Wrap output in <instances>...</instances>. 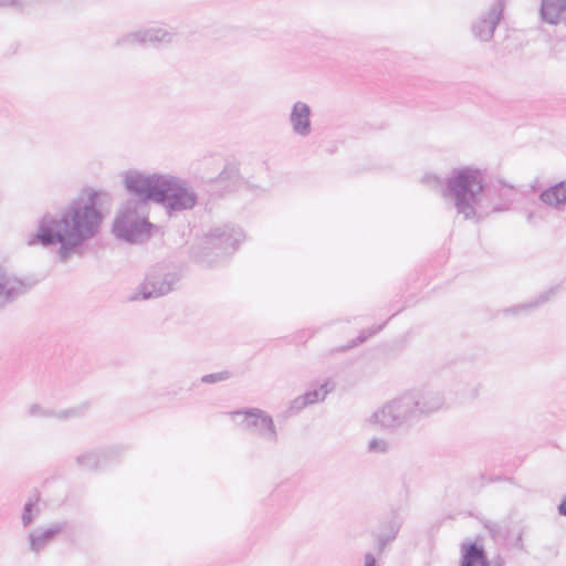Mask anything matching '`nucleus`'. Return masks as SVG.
Listing matches in <instances>:
<instances>
[{"mask_svg": "<svg viewBox=\"0 0 566 566\" xmlns=\"http://www.w3.org/2000/svg\"><path fill=\"white\" fill-rule=\"evenodd\" d=\"M99 191L90 189L87 197L73 199L60 216L45 214L38 224V243L59 244L56 259L66 263L73 255L83 256L86 243L97 237L103 213L97 208Z\"/></svg>", "mask_w": 566, "mask_h": 566, "instance_id": "obj_1", "label": "nucleus"}, {"mask_svg": "<svg viewBox=\"0 0 566 566\" xmlns=\"http://www.w3.org/2000/svg\"><path fill=\"white\" fill-rule=\"evenodd\" d=\"M500 187L484 184L480 169L467 166L453 169L446 180L443 198L453 201L458 214L465 220H482L491 212H502L510 209L512 199L500 193L501 202H494L493 197L502 188L513 190V186L500 181Z\"/></svg>", "mask_w": 566, "mask_h": 566, "instance_id": "obj_2", "label": "nucleus"}, {"mask_svg": "<svg viewBox=\"0 0 566 566\" xmlns=\"http://www.w3.org/2000/svg\"><path fill=\"white\" fill-rule=\"evenodd\" d=\"M127 191L143 203L161 205L169 216L174 212L191 210L198 201L197 193L188 184L172 175H144L128 171L124 179Z\"/></svg>", "mask_w": 566, "mask_h": 566, "instance_id": "obj_3", "label": "nucleus"}, {"mask_svg": "<svg viewBox=\"0 0 566 566\" xmlns=\"http://www.w3.org/2000/svg\"><path fill=\"white\" fill-rule=\"evenodd\" d=\"M244 238V233L239 227L229 223L217 226L206 233L197 245L192 247L191 253L197 261L212 265L219 259L234 253Z\"/></svg>", "mask_w": 566, "mask_h": 566, "instance_id": "obj_4", "label": "nucleus"}, {"mask_svg": "<svg viewBox=\"0 0 566 566\" xmlns=\"http://www.w3.org/2000/svg\"><path fill=\"white\" fill-rule=\"evenodd\" d=\"M144 205L138 198L125 202L113 224L117 238L129 243H143L151 237L153 223L138 212V207Z\"/></svg>", "mask_w": 566, "mask_h": 566, "instance_id": "obj_5", "label": "nucleus"}, {"mask_svg": "<svg viewBox=\"0 0 566 566\" xmlns=\"http://www.w3.org/2000/svg\"><path fill=\"white\" fill-rule=\"evenodd\" d=\"M415 405L416 402L412 400V396L406 392L374 412L371 420L385 429H397L409 426L418 419Z\"/></svg>", "mask_w": 566, "mask_h": 566, "instance_id": "obj_6", "label": "nucleus"}, {"mask_svg": "<svg viewBox=\"0 0 566 566\" xmlns=\"http://www.w3.org/2000/svg\"><path fill=\"white\" fill-rule=\"evenodd\" d=\"M229 416L235 420L241 418L238 426L252 432L259 438L275 443L277 441V430L273 418L260 408H243L229 412Z\"/></svg>", "mask_w": 566, "mask_h": 566, "instance_id": "obj_7", "label": "nucleus"}, {"mask_svg": "<svg viewBox=\"0 0 566 566\" xmlns=\"http://www.w3.org/2000/svg\"><path fill=\"white\" fill-rule=\"evenodd\" d=\"M180 275L176 271H170L166 265L158 264L154 266L146 275L140 285V295L143 300L159 297L172 291Z\"/></svg>", "mask_w": 566, "mask_h": 566, "instance_id": "obj_8", "label": "nucleus"}, {"mask_svg": "<svg viewBox=\"0 0 566 566\" xmlns=\"http://www.w3.org/2000/svg\"><path fill=\"white\" fill-rule=\"evenodd\" d=\"M504 7V0H494L488 11L481 13L471 23V32L476 40L484 43L492 41L499 23L503 19Z\"/></svg>", "mask_w": 566, "mask_h": 566, "instance_id": "obj_9", "label": "nucleus"}, {"mask_svg": "<svg viewBox=\"0 0 566 566\" xmlns=\"http://www.w3.org/2000/svg\"><path fill=\"white\" fill-rule=\"evenodd\" d=\"M174 38L175 32L171 29L151 27L123 34L116 40L115 45L126 48L147 43L168 44L172 42Z\"/></svg>", "mask_w": 566, "mask_h": 566, "instance_id": "obj_10", "label": "nucleus"}, {"mask_svg": "<svg viewBox=\"0 0 566 566\" xmlns=\"http://www.w3.org/2000/svg\"><path fill=\"white\" fill-rule=\"evenodd\" d=\"M491 537L496 542H503L510 548L524 551V527H511L506 522L488 521L484 524Z\"/></svg>", "mask_w": 566, "mask_h": 566, "instance_id": "obj_11", "label": "nucleus"}, {"mask_svg": "<svg viewBox=\"0 0 566 566\" xmlns=\"http://www.w3.org/2000/svg\"><path fill=\"white\" fill-rule=\"evenodd\" d=\"M119 451L117 449H105L98 451H86L78 454L75 459L80 469L85 471H94L106 467L108 463L117 459Z\"/></svg>", "mask_w": 566, "mask_h": 566, "instance_id": "obj_12", "label": "nucleus"}, {"mask_svg": "<svg viewBox=\"0 0 566 566\" xmlns=\"http://www.w3.org/2000/svg\"><path fill=\"white\" fill-rule=\"evenodd\" d=\"M311 107L304 102H296L292 106L290 114V124L294 134L301 137H307L312 132Z\"/></svg>", "mask_w": 566, "mask_h": 566, "instance_id": "obj_13", "label": "nucleus"}, {"mask_svg": "<svg viewBox=\"0 0 566 566\" xmlns=\"http://www.w3.org/2000/svg\"><path fill=\"white\" fill-rule=\"evenodd\" d=\"M412 396V400L416 402L415 411L417 418L424 413H431L439 410L444 400L440 392L426 390V391H412L408 392Z\"/></svg>", "mask_w": 566, "mask_h": 566, "instance_id": "obj_14", "label": "nucleus"}, {"mask_svg": "<svg viewBox=\"0 0 566 566\" xmlns=\"http://www.w3.org/2000/svg\"><path fill=\"white\" fill-rule=\"evenodd\" d=\"M240 180L239 169L234 165H227L223 170L211 181L212 191L222 196L235 189Z\"/></svg>", "mask_w": 566, "mask_h": 566, "instance_id": "obj_15", "label": "nucleus"}, {"mask_svg": "<svg viewBox=\"0 0 566 566\" xmlns=\"http://www.w3.org/2000/svg\"><path fill=\"white\" fill-rule=\"evenodd\" d=\"M539 200L548 207L562 210L566 205V181H560L543 190Z\"/></svg>", "mask_w": 566, "mask_h": 566, "instance_id": "obj_16", "label": "nucleus"}, {"mask_svg": "<svg viewBox=\"0 0 566 566\" xmlns=\"http://www.w3.org/2000/svg\"><path fill=\"white\" fill-rule=\"evenodd\" d=\"M541 18L549 24H557L566 13V0H542Z\"/></svg>", "mask_w": 566, "mask_h": 566, "instance_id": "obj_17", "label": "nucleus"}, {"mask_svg": "<svg viewBox=\"0 0 566 566\" xmlns=\"http://www.w3.org/2000/svg\"><path fill=\"white\" fill-rule=\"evenodd\" d=\"M21 283L8 276L7 272L0 268V311L20 294Z\"/></svg>", "mask_w": 566, "mask_h": 566, "instance_id": "obj_18", "label": "nucleus"}, {"mask_svg": "<svg viewBox=\"0 0 566 566\" xmlns=\"http://www.w3.org/2000/svg\"><path fill=\"white\" fill-rule=\"evenodd\" d=\"M461 566H489V560L483 547L476 543L468 544L463 552Z\"/></svg>", "mask_w": 566, "mask_h": 566, "instance_id": "obj_19", "label": "nucleus"}, {"mask_svg": "<svg viewBox=\"0 0 566 566\" xmlns=\"http://www.w3.org/2000/svg\"><path fill=\"white\" fill-rule=\"evenodd\" d=\"M556 291H557V287H551L549 290L541 293L534 301L523 303L517 306H513V307L506 310V312L512 313V314H517L523 311H531V310L539 306L541 304H544L545 302H547L553 295H555Z\"/></svg>", "mask_w": 566, "mask_h": 566, "instance_id": "obj_20", "label": "nucleus"}, {"mask_svg": "<svg viewBox=\"0 0 566 566\" xmlns=\"http://www.w3.org/2000/svg\"><path fill=\"white\" fill-rule=\"evenodd\" d=\"M399 524L396 521H390L386 525V532H381L377 536V551L378 553H382V551L386 548V546L392 542L398 532H399Z\"/></svg>", "mask_w": 566, "mask_h": 566, "instance_id": "obj_21", "label": "nucleus"}, {"mask_svg": "<svg viewBox=\"0 0 566 566\" xmlns=\"http://www.w3.org/2000/svg\"><path fill=\"white\" fill-rule=\"evenodd\" d=\"M333 389H334V384H332L331 381H325L324 384L321 385V387L318 389L308 390L307 392H305L303 395V397L308 406V405L324 400L326 395L328 392L333 391Z\"/></svg>", "mask_w": 566, "mask_h": 566, "instance_id": "obj_22", "label": "nucleus"}, {"mask_svg": "<svg viewBox=\"0 0 566 566\" xmlns=\"http://www.w3.org/2000/svg\"><path fill=\"white\" fill-rule=\"evenodd\" d=\"M65 526V523H56L38 534V549L40 546L45 545L48 542L53 539L60 532L64 530Z\"/></svg>", "mask_w": 566, "mask_h": 566, "instance_id": "obj_23", "label": "nucleus"}, {"mask_svg": "<svg viewBox=\"0 0 566 566\" xmlns=\"http://www.w3.org/2000/svg\"><path fill=\"white\" fill-rule=\"evenodd\" d=\"M422 182L430 187L431 189L438 191L443 197V190L446 187V181L437 175L428 174L422 177Z\"/></svg>", "mask_w": 566, "mask_h": 566, "instance_id": "obj_24", "label": "nucleus"}, {"mask_svg": "<svg viewBox=\"0 0 566 566\" xmlns=\"http://www.w3.org/2000/svg\"><path fill=\"white\" fill-rule=\"evenodd\" d=\"M34 513H35V501L32 499H29L27 503L24 504L23 511H22V524L24 527H28L34 520Z\"/></svg>", "mask_w": 566, "mask_h": 566, "instance_id": "obj_25", "label": "nucleus"}, {"mask_svg": "<svg viewBox=\"0 0 566 566\" xmlns=\"http://www.w3.org/2000/svg\"><path fill=\"white\" fill-rule=\"evenodd\" d=\"M231 377V373L228 370L208 374L201 377V382L203 384H216L220 381L228 380Z\"/></svg>", "mask_w": 566, "mask_h": 566, "instance_id": "obj_26", "label": "nucleus"}, {"mask_svg": "<svg viewBox=\"0 0 566 566\" xmlns=\"http://www.w3.org/2000/svg\"><path fill=\"white\" fill-rule=\"evenodd\" d=\"M368 451L374 453H386L388 443L384 439L374 438L368 443Z\"/></svg>", "mask_w": 566, "mask_h": 566, "instance_id": "obj_27", "label": "nucleus"}, {"mask_svg": "<svg viewBox=\"0 0 566 566\" xmlns=\"http://www.w3.org/2000/svg\"><path fill=\"white\" fill-rule=\"evenodd\" d=\"M382 328V325L376 327V328H373L370 329L367 334H365V332H363L356 339H354L350 345L346 346V348H352L354 346H357L361 343H364L368 337L375 335L376 333H378L380 329Z\"/></svg>", "mask_w": 566, "mask_h": 566, "instance_id": "obj_28", "label": "nucleus"}, {"mask_svg": "<svg viewBox=\"0 0 566 566\" xmlns=\"http://www.w3.org/2000/svg\"><path fill=\"white\" fill-rule=\"evenodd\" d=\"M306 406H307V402L305 401V399H304V397L302 395V396H298L297 398H295L291 402L289 411L292 415H295V413L300 412L302 409H304Z\"/></svg>", "mask_w": 566, "mask_h": 566, "instance_id": "obj_29", "label": "nucleus"}, {"mask_svg": "<svg viewBox=\"0 0 566 566\" xmlns=\"http://www.w3.org/2000/svg\"><path fill=\"white\" fill-rule=\"evenodd\" d=\"M538 220H543V218L537 212L531 211V212L527 213V221H528V223L535 226V224H537Z\"/></svg>", "mask_w": 566, "mask_h": 566, "instance_id": "obj_30", "label": "nucleus"}, {"mask_svg": "<svg viewBox=\"0 0 566 566\" xmlns=\"http://www.w3.org/2000/svg\"><path fill=\"white\" fill-rule=\"evenodd\" d=\"M364 566H377L376 558L371 553H366L364 556Z\"/></svg>", "mask_w": 566, "mask_h": 566, "instance_id": "obj_31", "label": "nucleus"}, {"mask_svg": "<svg viewBox=\"0 0 566 566\" xmlns=\"http://www.w3.org/2000/svg\"><path fill=\"white\" fill-rule=\"evenodd\" d=\"M29 546L31 552H35V531H31L28 535Z\"/></svg>", "mask_w": 566, "mask_h": 566, "instance_id": "obj_32", "label": "nucleus"}, {"mask_svg": "<svg viewBox=\"0 0 566 566\" xmlns=\"http://www.w3.org/2000/svg\"><path fill=\"white\" fill-rule=\"evenodd\" d=\"M80 412L77 409H70V410H65L63 412H61L59 415L60 418H69L71 416H77Z\"/></svg>", "mask_w": 566, "mask_h": 566, "instance_id": "obj_33", "label": "nucleus"}, {"mask_svg": "<svg viewBox=\"0 0 566 566\" xmlns=\"http://www.w3.org/2000/svg\"><path fill=\"white\" fill-rule=\"evenodd\" d=\"M558 514L562 516H566V496L563 497L562 502L558 504Z\"/></svg>", "mask_w": 566, "mask_h": 566, "instance_id": "obj_34", "label": "nucleus"}, {"mask_svg": "<svg viewBox=\"0 0 566 566\" xmlns=\"http://www.w3.org/2000/svg\"><path fill=\"white\" fill-rule=\"evenodd\" d=\"M18 4V0H0V8H9Z\"/></svg>", "mask_w": 566, "mask_h": 566, "instance_id": "obj_35", "label": "nucleus"}, {"mask_svg": "<svg viewBox=\"0 0 566 566\" xmlns=\"http://www.w3.org/2000/svg\"><path fill=\"white\" fill-rule=\"evenodd\" d=\"M28 244L35 245V231H32L28 235Z\"/></svg>", "mask_w": 566, "mask_h": 566, "instance_id": "obj_36", "label": "nucleus"}, {"mask_svg": "<svg viewBox=\"0 0 566 566\" xmlns=\"http://www.w3.org/2000/svg\"><path fill=\"white\" fill-rule=\"evenodd\" d=\"M29 413H30L31 416L35 415V403H33V405H31V406L29 407Z\"/></svg>", "mask_w": 566, "mask_h": 566, "instance_id": "obj_37", "label": "nucleus"}, {"mask_svg": "<svg viewBox=\"0 0 566 566\" xmlns=\"http://www.w3.org/2000/svg\"><path fill=\"white\" fill-rule=\"evenodd\" d=\"M36 412H38V416H39V415H46V412H44V411L40 410V408H39V407H38V409H36Z\"/></svg>", "mask_w": 566, "mask_h": 566, "instance_id": "obj_38", "label": "nucleus"}]
</instances>
